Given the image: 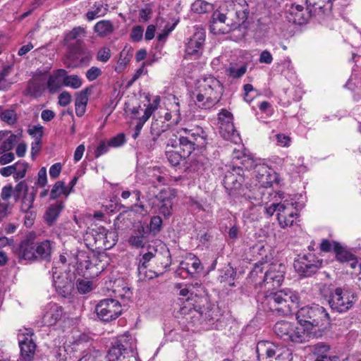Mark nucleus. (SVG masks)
Listing matches in <instances>:
<instances>
[{"instance_id": "1", "label": "nucleus", "mask_w": 361, "mask_h": 361, "mask_svg": "<svg viewBox=\"0 0 361 361\" xmlns=\"http://www.w3.org/2000/svg\"><path fill=\"white\" fill-rule=\"evenodd\" d=\"M207 144V134L200 127L183 128L169 139L167 146L179 149L166 152V157L172 166H177L182 159L188 157L195 148H202Z\"/></svg>"}, {"instance_id": "2", "label": "nucleus", "mask_w": 361, "mask_h": 361, "mask_svg": "<svg viewBox=\"0 0 361 361\" xmlns=\"http://www.w3.org/2000/svg\"><path fill=\"white\" fill-rule=\"evenodd\" d=\"M296 319L302 327L307 330L309 339L320 336L329 326L330 319L326 310L319 305H306L298 310Z\"/></svg>"}, {"instance_id": "3", "label": "nucleus", "mask_w": 361, "mask_h": 361, "mask_svg": "<svg viewBox=\"0 0 361 361\" xmlns=\"http://www.w3.org/2000/svg\"><path fill=\"white\" fill-rule=\"evenodd\" d=\"M259 300L265 310L287 315L298 307L300 298L295 292L283 289L276 292H265L259 295Z\"/></svg>"}, {"instance_id": "4", "label": "nucleus", "mask_w": 361, "mask_h": 361, "mask_svg": "<svg viewBox=\"0 0 361 361\" xmlns=\"http://www.w3.org/2000/svg\"><path fill=\"white\" fill-rule=\"evenodd\" d=\"M134 339L128 334L118 336L105 356L86 355L78 361H137Z\"/></svg>"}, {"instance_id": "5", "label": "nucleus", "mask_w": 361, "mask_h": 361, "mask_svg": "<svg viewBox=\"0 0 361 361\" xmlns=\"http://www.w3.org/2000/svg\"><path fill=\"white\" fill-rule=\"evenodd\" d=\"M267 269L264 276L262 283L268 290L279 287L283 280L286 267L283 264H267V262L259 261L255 264L250 273V277L255 281L258 275L262 274L264 269Z\"/></svg>"}, {"instance_id": "6", "label": "nucleus", "mask_w": 361, "mask_h": 361, "mask_svg": "<svg viewBox=\"0 0 361 361\" xmlns=\"http://www.w3.org/2000/svg\"><path fill=\"white\" fill-rule=\"evenodd\" d=\"M256 353L259 360L292 361V353L288 348L277 345L267 341H262L257 343Z\"/></svg>"}, {"instance_id": "7", "label": "nucleus", "mask_w": 361, "mask_h": 361, "mask_svg": "<svg viewBox=\"0 0 361 361\" xmlns=\"http://www.w3.org/2000/svg\"><path fill=\"white\" fill-rule=\"evenodd\" d=\"M274 331L277 336L285 341H291L295 343H305L309 341V334L307 330L294 324L282 320L276 322Z\"/></svg>"}, {"instance_id": "8", "label": "nucleus", "mask_w": 361, "mask_h": 361, "mask_svg": "<svg viewBox=\"0 0 361 361\" xmlns=\"http://www.w3.org/2000/svg\"><path fill=\"white\" fill-rule=\"evenodd\" d=\"M355 301L354 294L341 288L332 290L328 299L331 308L340 313L349 310L353 307Z\"/></svg>"}, {"instance_id": "9", "label": "nucleus", "mask_w": 361, "mask_h": 361, "mask_svg": "<svg viewBox=\"0 0 361 361\" xmlns=\"http://www.w3.org/2000/svg\"><path fill=\"white\" fill-rule=\"evenodd\" d=\"M121 303L111 298L100 300L95 307L97 317L102 321L108 322L118 318L122 313Z\"/></svg>"}, {"instance_id": "10", "label": "nucleus", "mask_w": 361, "mask_h": 361, "mask_svg": "<svg viewBox=\"0 0 361 361\" xmlns=\"http://www.w3.org/2000/svg\"><path fill=\"white\" fill-rule=\"evenodd\" d=\"M322 264V259H319L312 253H308L307 255L298 256L294 261L293 267L300 276H310L317 272Z\"/></svg>"}, {"instance_id": "11", "label": "nucleus", "mask_w": 361, "mask_h": 361, "mask_svg": "<svg viewBox=\"0 0 361 361\" xmlns=\"http://www.w3.org/2000/svg\"><path fill=\"white\" fill-rule=\"evenodd\" d=\"M201 91L207 96V102L202 104V109H209L219 102L222 87L220 82L213 77L204 78L200 85Z\"/></svg>"}, {"instance_id": "12", "label": "nucleus", "mask_w": 361, "mask_h": 361, "mask_svg": "<svg viewBox=\"0 0 361 361\" xmlns=\"http://www.w3.org/2000/svg\"><path fill=\"white\" fill-rule=\"evenodd\" d=\"M244 180L240 168L227 166L223 179V184L229 195H235L241 188Z\"/></svg>"}, {"instance_id": "13", "label": "nucleus", "mask_w": 361, "mask_h": 361, "mask_svg": "<svg viewBox=\"0 0 361 361\" xmlns=\"http://www.w3.org/2000/svg\"><path fill=\"white\" fill-rule=\"evenodd\" d=\"M219 133L221 136L228 140L236 142L238 134L233 123V115L226 109L221 110L219 114Z\"/></svg>"}, {"instance_id": "14", "label": "nucleus", "mask_w": 361, "mask_h": 361, "mask_svg": "<svg viewBox=\"0 0 361 361\" xmlns=\"http://www.w3.org/2000/svg\"><path fill=\"white\" fill-rule=\"evenodd\" d=\"M25 331V333L19 334L18 336L20 359L22 361H33L36 351V344L32 338L33 333L30 329Z\"/></svg>"}, {"instance_id": "15", "label": "nucleus", "mask_w": 361, "mask_h": 361, "mask_svg": "<svg viewBox=\"0 0 361 361\" xmlns=\"http://www.w3.org/2000/svg\"><path fill=\"white\" fill-rule=\"evenodd\" d=\"M296 204V202L285 200L279 206L277 219L281 228H285L293 225L298 215Z\"/></svg>"}, {"instance_id": "16", "label": "nucleus", "mask_w": 361, "mask_h": 361, "mask_svg": "<svg viewBox=\"0 0 361 361\" xmlns=\"http://www.w3.org/2000/svg\"><path fill=\"white\" fill-rule=\"evenodd\" d=\"M53 283L56 292L63 298L69 296L74 289V282L68 274L59 273L56 268L52 269Z\"/></svg>"}, {"instance_id": "17", "label": "nucleus", "mask_w": 361, "mask_h": 361, "mask_svg": "<svg viewBox=\"0 0 361 361\" xmlns=\"http://www.w3.org/2000/svg\"><path fill=\"white\" fill-rule=\"evenodd\" d=\"M91 59V54L81 47H71L64 59V63L68 68H75L87 65Z\"/></svg>"}, {"instance_id": "18", "label": "nucleus", "mask_w": 361, "mask_h": 361, "mask_svg": "<svg viewBox=\"0 0 361 361\" xmlns=\"http://www.w3.org/2000/svg\"><path fill=\"white\" fill-rule=\"evenodd\" d=\"M206 35L203 30L195 32L193 35L188 39L185 45V53L187 55L198 59L203 51Z\"/></svg>"}, {"instance_id": "19", "label": "nucleus", "mask_w": 361, "mask_h": 361, "mask_svg": "<svg viewBox=\"0 0 361 361\" xmlns=\"http://www.w3.org/2000/svg\"><path fill=\"white\" fill-rule=\"evenodd\" d=\"M233 17H231L232 25L235 27L240 26L247 19L250 11L248 4L245 0H235L233 1Z\"/></svg>"}, {"instance_id": "20", "label": "nucleus", "mask_w": 361, "mask_h": 361, "mask_svg": "<svg viewBox=\"0 0 361 361\" xmlns=\"http://www.w3.org/2000/svg\"><path fill=\"white\" fill-rule=\"evenodd\" d=\"M63 314V309L56 303H49L46 306L42 317V323L44 326H54L61 320Z\"/></svg>"}, {"instance_id": "21", "label": "nucleus", "mask_w": 361, "mask_h": 361, "mask_svg": "<svg viewBox=\"0 0 361 361\" xmlns=\"http://www.w3.org/2000/svg\"><path fill=\"white\" fill-rule=\"evenodd\" d=\"M15 252L20 260L35 261V242L27 239L23 240Z\"/></svg>"}, {"instance_id": "22", "label": "nucleus", "mask_w": 361, "mask_h": 361, "mask_svg": "<svg viewBox=\"0 0 361 361\" xmlns=\"http://www.w3.org/2000/svg\"><path fill=\"white\" fill-rule=\"evenodd\" d=\"M147 230L143 226L139 225L128 238V243L133 247H144L147 242Z\"/></svg>"}, {"instance_id": "23", "label": "nucleus", "mask_w": 361, "mask_h": 361, "mask_svg": "<svg viewBox=\"0 0 361 361\" xmlns=\"http://www.w3.org/2000/svg\"><path fill=\"white\" fill-rule=\"evenodd\" d=\"M153 251L150 250L147 252L145 253L140 259L137 271L140 279L145 280V279H151L154 278V275L152 274V271L147 270L148 262L153 258L155 257L157 254V250L152 249Z\"/></svg>"}, {"instance_id": "24", "label": "nucleus", "mask_w": 361, "mask_h": 361, "mask_svg": "<svg viewBox=\"0 0 361 361\" xmlns=\"http://www.w3.org/2000/svg\"><path fill=\"white\" fill-rule=\"evenodd\" d=\"M311 14L306 13L302 6L298 4H293L288 11L287 18L288 21L295 24L302 25L305 23Z\"/></svg>"}, {"instance_id": "25", "label": "nucleus", "mask_w": 361, "mask_h": 361, "mask_svg": "<svg viewBox=\"0 0 361 361\" xmlns=\"http://www.w3.org/2000/svg\"><path fill=\"white\" fill-rule=\"evenodd\" d=\"M53 242L44 240L41 242H35V261H50L53 248Z\"/></svg>"}, {"instance_id": "26", "label": "nucleus", "mask_w": 361, "mask_h": 361, "mask_svg": "<svg viewBox=\"0 0 361 361\" xmlns=\"http://www.w3.org/2000/svg\"><path fill=\"white\" fill-rule=\"evenodd\" d=\"M157 267L152 271L154 277L161 275L171 265V255L167 250L162 253H157L155 255Z\"/></svg>"}, {"instance_id": "27", "label": "nucleus", "mask_w": 361, "mask_h": 361, "mask_svg": "<svg viewBox=\"0 0 361 361\" xmlns=\"http://www.w3.org/2000/svg\"><path fill=\"white\" fill-rule=\"evenodd\" d=\"M201 269L200 260L195 256L187 259L185 262H181L179 266V270L185 271L191 276H193Z\"/></svg>"}, {"instance_id": "28", "label": "nucleus", "mask_w": 361, "mask_h": 361, "mask_svg": "<svg viewBox=\"0 0 361 361\" xmlns=\"http://www.w3.org/2000/svg\"><path fill=\"white\" fill-rule=\"evenodd\" d=\"M63 208V202L61 201H58L48 207L44 218L49 226H52L55 223Z\"/></svg>"}, {"instance_id": "29", "label": "nucleus", "mask_w": 361, "mask_h": 361, "mask_svg": "<svg viewBox=\"0 0 361 361\" xmlns=\"http://www.w3.org/2000/svg\"><path fill=\"white\" fill-rule=\"evenodd\" d=\"M67 73L64 69H58L53 75H50L47 82V87L49 90L54 92L59 90L63 85V77Z\"/></svg>"}, {"instance_id": "30", "label": "nucleus", "mask_w": 361, "mask_h": 361, "mask_svg": "<svg viewBox=\"0 0 361 361\" xmlns=\"http://www.w3.org/2000/svg\"><path fill=\"white\" fill-rule=\"evenodd\" d=\"M163 192L159 193V197L157 200V206L160 214L166 217H169L172 214V200L170 197H166L163 196Z\"/></svg>"}, {"instance_id": "31", "label": "nucleus", "mask_w": 361, "mask_h": 361, "mask_svg": "<svg viewBox=\"0 0 361 361\" xmlns=\"http://www.w3.org/2000/svg\"><path fill=\"white\" fill-rule=\"evenodd\" d=\"M236 276L235 269L228 265L224 269L221 270V274L218 277V280L221 283L228 284L230 286H234V280Z\"/></svg>"}, {"instance_id": "32", "label": "nucleus", "mask_w": 361, "mask_h": 361, "mask_svg": "<svg viewBox=\"0 0 361 361\" xmlns=\"http://www.w3.org/2000/svg\"><path fill=\"white\" fill-rule=\"evenodd\" d=\"M334 251L336 259L341 262H350L353 259V255L346 250L339 243L334 242Z\"/></svg>"}, {"instance_id": "33", "label": "nucleus", "mask_w": 361, "mask_h": 361, "mask_svg": "<svg viewBox=\"0 0 361 361\" xmlns=\"http://www.w3.org/2000/svg\"><path fill=\"white\" fill-rule=\"evenodd\" d=\"M37 189L32 188L30 193H26L22 197V203L20 209L22 212L28 214L33 207V202L35 199Z\"/></svg>"}, {"instance_id": "34", "label": "nucleus", "mask_w": 361, "mask_h": 361, "mask_svg": "<svg viewBox=\"0 0 361 361\" xmlns=\"http://www.w3.org/2000/svg\"><path fill=\"white\" fill-rule=\"evenodd\" d=\"M133 56V49L131 47H126L121 52L116 71H123L126 65L130 61Z\"/></svg>"}, {"instance_id": "35", "label": "nucleus", "mask_w": 361, "mask_h": 361, "mask_svg": "<svg viewBox=\"0 0 361 361\" xmlns=\"http://www.w3.org/2000/svg\"><path fill=\"white\" fill-rule=\"evenodd\" d=\"M94 30L99 36L104 37L113 32L114 26L110 20H102L95 24Z\"/></svg>"}, {"instance_id": "36", "label": "nucleus", "mask_w": 361, "mask_h": 361, "mask_svg": "<svg viewBox=\"0 0 361 361\" xmlns=\"http://www.w3.org/2000/svg\"><path fill=\"white\" fill-rule=\"evenodd\" d=\"M107 8L104 7L102 2H95L92 10L86 13L88 20H92L96 18L104 16L106 13Z\"/></svg>"}, {"instance_id": "37", "label": "nucleus", "mask_w": 361, "mask_h": 361, "mask_svg": "<svg viewBox=\"0 0 361 361\" xmlns=\"http://www.w3.org/2000/svg\"><path fill=\"white\" fill-rule=\"evenodd\" d=\"M71 190H68V187L65 186V183L63 181H57L54 185L50 192V199L55 200L62 194L68 196Z\"/></svg>"}, {"instance_id": "38", "label": "nucleus", "mask_w": 361, "mask_h": 361, "mask_svg": "<svg viewBox=\"0 0 361 361\" xmlns=\"http://www.w3.org/2000/svg\"><path fill=\"white\" fill-rule=\"evenodd\" d=\"M212 4L204 0H196L191 5V10L197 13H205L212 11Z\"/></svg>"}, {"instance_id": "39", "label": "nucleus", "mask_w": 361, "mask_h": 361, "mask_svg": "<svg viewBox=\"0 0 361 361\" xmlns=\"http://www.w3.org/2000/svg\"><path fill=\"white\" fill-rule=\"evenodd\" d=\"M234 164L235 166H233V168L241 169V173H243V169L250 170L252 168L255 169V166L256 165L255 164V161L251 157L245 154H243L241 159L238 163L235 162Z\"/></svg>"}, {"instance_id": "40", "label": "nucleus", "mask_w": 361, "mask_h": 361, "mask_svg": "<svg viewBox=\"0 0 361 361\" xmlns=\"http://www.w3.org/2000/svg\"><path fill=\"white\" fill-rule=\"evenodd\" d=\"M63 85L66 87H71L73 89H78L82 85L81 79L76 75H71L63 77Z\"/></svg>"}, {"instance_id": "41", "label": "nucleus", "mask_w": 361, "mask_h": 361, "mask_svg": "<svg viewBox=\"0 0 361 361\" xmlns=\"http://www.w3.org/2000/svg\"><path fill=\"white\" fill-rule=\"evenodd\" d=\"M28 190V186L25 181L19 182L13 188V197L16 202H18L21 195H24L26 193H30Z\"/></svg>"}, {"instance_id": "42", "label": "nucleus", "mask_w": 361, "mask_h": 361, "mask_svg": "<svg viewBox=\"0 0 361 361\" xmlns=\"http://www.w3.org/2000/svg\"><path fill=\"white\" fill-rule=\"evenodd\" d=\"M330 347L322 343H317L314 345L313 352L317 355V359H323V357H333L334 356L327 355V353L329 351Z\"/></svg>"}, {"instance_id": "43", "label": "nucleus", "mask_w": 361, "mask_h": 361, "mask_svg": "<svg viewBox=\"0 0 361 361\" xmlns=\"http://www.w3.org/2000/svg\"><path fill=\"white\" fill-rule=\"evenodd\" d=\"M273 172L272 169L269 168V166L264 164H256L254 169L255 176L257 180H259L262 176L268 177L269 173Z\"/></svg>"}, {"instance_id": "44", "label": "nucleus", "mask_w": 361, "mask_h": 361, "mask_svg": "<svg viewBox=\"0 0 361 361\" xmlns=\"http://www.w3.org/2000/svg\"><path fill=\"white\" fill-rule=\"evenodd\" d=\"M17 142V135L11 134L6 140H5L0 147V154L6 152L13 149Z\"/></svg>"}, {"instance_id": "45", "label": "nucleus", "mask_w": 361, "mask_h": 361, "mask_svg": "<svg viewBox=\"0 0 361 361\" xmlns=\"http://www.w3.org/2000/svg\"><path fill=\"white\" fill-rule=\"evenodd\" d=\"M246 71L247 66L243 65L238 68L234 66H231L226 70V72L230 77H232L233 78H239L245 73Z\"/></svg>"}, {"instance_id": "46", "label": "nucleus", "mask_w": 361, "mask_h": 361, "mask_svg": "<svg viewBox=\"0 0 361 361\" xmlns=\"http://www.w3.org/2000/svg\"><path fill=\"white\" fill-rule=\"evenodd\" d=\"M85 35V28L78 26L74 27L68 34H67L66 38L67 40L77 39L82 36Z\"/></svg>"}, {"instance_id": "47", "label": "nucleus", "mask_w": 361, "mask_h": 361, "mask_svg": "<svg viewBox=\"0 0 361 361\" xmlns=\"http://www.w3.org/2000/svg\"><path fill=\"white\" fill-rule=\"evenodd\" d=\"M16 166H18V169L17 173L13 176L14 179L18 180L23 178L26 175L28 164L24 161H18L16 162Z\"/></svg>"}, {"instance_id": "48", "label": "nucleus", "mask_w": 361, "mask_h": 361, "mask_svg": "<svg viewBox=\"0 0 361 361\" xmlns=\"http://www.w3.org/2000/svg\"><path fill=\"white\" fill-rule=\"evenodd\" d=\"M111 147H119L126 142V137L123 133H119L107 140Z\"/></svg>"}, {"instance_id": "49", "label": "nucleus", "mask_w": 361, "mask_h": 361, "mask_svg": "<svg viewBox=\"0 0 361 361\" xmlns=\"http://www.w3.org/2000/svg\"><path fill=\"white\" fill-rule=\"evenodd\" d=\"M162 226V219L159 216H154L152 217L150 224H149V229L150 231L154 234H157L161 230Z\"/></svg>"}, {"instance_id": "50", "label": "nucleus", "mask_w": 361, "mask_h": 361, "mask_svg": "<svg viewBox=\"0 0 361 361\" xmlns=\"http://www.w3.org/2000/svg\"><path fill=\"white\" fill-rule=\"evenodd\" d=\"M231 17H233V13L231 11L228 12L226 14L215 11L212 16L213 23L215 24L217 22L226 23V20L228 18L231 20Z\"/></svg>"}, {"instance_id": "51", "label": "nucleus", "mask_w": 361, "mask_h": 361, "mask_svg": "<svg viewBox=\"0 0 361 361\" xmlns=\"http://www.w3.org/2000/svg\"><path fill=\"white\" fill-rule=\"evenodd\" d=\"M110 145L107 140H101L94 151L95 157L98 158L108 152Z\"/></svg>"}, {"instance_id": "52", "label": "nucleus", "mask_w": 361, "mask_h": 361, "mask_svg": "<svg viewBox=\"0 0 361 361\" xmlns=\"http://www.w3.org/2000/svg\"><path fill=\"white\" fill-rule=\"evenodd\" d=\"M92 282L86 280H78L76 286L79 293L85 294L92 290Z\"/></svg>"}, {"instance_id": "53", "label": "nucleus", "mask_w": 361, "mask_h": 361, "mask_svg": "<svg viewBox=\"0 0 361 361\" xmlns=\"http://www.w3.org/2000/svg\"><path fill=\"white\" fill-rule=\"evenodd\" d=\"M1 119L8 124H13L16 121V114L13 110H6L2 112Z\"/></svg>"}, {"instance_id": "54", "label": "nucleus", "mask_w": 361, "mask_h": 361, "mask_svg": "<svg viewBox=\"0 0 361 361\" xmlns=\"http://www.w3.org/2000/svg\"><path fill=\"white\" fill-rule=\"evenodd\" d=\"M275 174L271 172L269 173L268 177L265 176H262L259 180H257V181L260 186L267 188L271 185L273 181L275 180Z\"/></svg>"}, {"instance_id": "55", "label": "nucleus", "mask_w": 361, "mask_h": 361, "mask_svg": "<svg viewBox=\"0 0 361 361\" xmlns=\"http://www.w3.org/2000/svg\"><path fill=\"white\" fill-rule=\"evenodd\" d=\"M160 102L159 97H156L152 104H149L147 107L145 109L142 116H147V119L151 116L152 113L158 108Z\"/></svg>"}, {"instance_id": "56", "label": "nucleus", "mask_w": 361, "mask_h": 361, "mask_svg": "<svg viewBox=\"0 0 361 361\" xmlns=\"http://www.w3.org/2000/svg\"><path fill=\"white\" fill-rule=\"evenodd\" d=\"M147 120V116H142L140 118H138L137 123L135 126L134 133L132 135L133 139H136L139 136L140 131L143 127V125Z\"/></svg>"}, {"instance_id": "57", "label": "nucleus", "mask_w": 361, "mask_h": 361, "mask_svg": "<svg viewBox=\"0 0 361 361\" xmlns=\"http://www.w3.org/2000/svg\"><path fill=\"white\" fill-rule=\"evenodd\" d=\"M28 133L35 139V140L41 141L43 135V127L41 126H35L28 129Z\"/></svg>"}, {"instance_id": "58", "label": "nucleus", "mask_w": 361, "mask_h": 361, "mask_svg": "<svg viewBox=\"0 0 361 361\" xmlns=\"http://www.w3.org/2000/svg\"><path fill=\"white\" fill-rule=\"evenodd\" d=\"M102 74V71L95 66L91 67L86 72V77L89 81H93L96 80Z\"/></svg>"}, {"instance_id": "59", "label": "nucleus", "mask_w": 361, "mask_h": 361, "mask_svg": "<svg viewBox=\"0 0 361 361\" xmlns=\"http://www.w3.org/2000/svg\"><path fill=\"white\" fill-rule=\"evenodd\" d=\"M277 144L280 147H289L291 139L289 136L284 134H277L275 135Z\"/></svg>"}, {"instance_id": "60", "label": "nucleus", "mask_w": 361, "mask_h": 361, "mask_svg": "<svg viewBox=\"0 0 361 361\" xmlns=\"http://www.w3.org/2000/svg\"><path fill=\"white\" fill-rule=\"evenodd\" d=\"M143 35V28L140 26H135L133 28L130 37L134 42H139L142 39Z\"/></svg>"}, {"instance_id": "61", "label": "nucleus", "mask_w": 361, "mask_h": 361, "mask_svg": "<svg viewBox=\"0 0 361 361\" xmlns=\"http://www.w3.org/2000/svg\"><path fill=\"white\" fill-rule=\"evenodd\" d=\"M13 195V188L11 185H7L2 188L1 197L3 200H8Z\"/></svg>"}, {"instance_id": "62", "label": "nucleus", "mask_w": 361, "mask_h": 361, "mask_svg": "<svg viewBox=\"0 0 361 361\" xmlns=\"http://www.w3.org/2000/svg\"><path fill=\"white\" fill-rule=\"evenodd\" d=\"M111 57V51L109 48L104 47L100 49L97 54V59L102 62H106Z\"/></svg>"}, {"instance_id": "63", "label": "nucleus", "mask_w": 361, "mask_h": 361, "mask_svg": "<svg viewBox=\"0 0 361 361\" xmlns=\"http://www.w3.org/2000/svg\"><path fill=\"white\" fill-rule=\"evenodd\" d=\"M71 102V96L69 92L64 91L59 96V104L61 106H66Z\"/></svg>"}, {"instance_id": "64", "label": "nucleus", "mask_w": 361, "mask_h": 361, "mask_svg": "<svg viewBox=\"0 0 361 361\" xmlns=\"http://www.w3.org/2000/svg\"><path fill=\"white\" fill-rule=\"evenodd\" d=\"M88 102V97H87V90H85L81 91L80 93L78 94L75 102L76 104H81V105H87Z\"/></svg>"}]
</instances>
